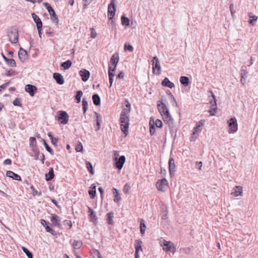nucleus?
Returning a JSON list of instances; mask_svg holds the SVG:
<instances>
[{
  "mask_svg": "<svg viewBox=\"0 0 258 258\" xmlns=\"http://www.w3.org/2000/svg\"><path fill=\"white\" fill-rule=\"evenodd\" d=\"M119 121L121 131L125 135V136H126L128 134L129 116L120 115Z\"/></svg>",
  "mask_w": 258,
  "mask_h": 258,
  "instance_id": "f257e3e1",
  "label": "nucleus"
},
{
  "mask_svg": "<svg viewBox=\"0 0 258 258\" xmlns=\"http://www.w3.org/2000/svg\"><path fill=\"white\" fill-rule=\"evenodd\" d=\"M43 5L45 7L46 9L49 13L50 18L52 21L54 23H57L58 22V18L57 14H56L54 9L52 8L49 4L48 3H43Z\"/></svg>",
  "mask_w": 258,
  "mask_h": 258,
  "instance_id": "f03ea898",
  "label": "nucleus"
},
{
  "mask_svg": "<svg viewBox=\"0 0 258 258\" xmlns=\"http://www.w3.org/2000/svg\"><path fill=\"white\" fill-rule=\"evenodd\" d=\"M152 62L153 73L157 75H159L161 74V67L158 58L156 56H154L153 58Z\"/></svg>",
  "mask_w": 258,
  "mask_h": 258,
  "instance_id": "7ed1b4c3",
  "label": "nucleus"
},
{
  "mask_svg": "<svg viewBox=\"0 0 258 258\" xmlns=\"http://www.w3.org/2000/svg\"><path fill=\"white\" fill-rule=\"evenodd\" d=\"M161 245L162 246L163 249L166 252H171L174 253L176 251V248L174 246L173 243L170 241L163 240Z\"/></svg>",
  "mask_w": 258,
  "mask_h": 258,
  "instance_id": "20e7f679",
  "label": "nucleus"
},
{
  "mask_svg": "<svg viewBox=\"0 0 258 258\" xmlns=\"http://www.w3.org/2000/svg\"><path fill=\"white\" fill-rule=\"evenodd\" d=\"M116 0H111L108 6V17L109 20H112L116 12Z\"/></svg>",
  "mask_w": 258,
  "mask_h": 258,
  "instance_id": "39448f33",
  "label": "nucleus"
},
{
  "mask_svg": "<svg viewBox=\"0 0 258 258\" xmlns=\"http://www.w3.org/2000/svg\"><path fill=\"white\" fill-rule=\"evenodd\" d=\"M209 92H210L211 94V96L213 98V100H211L210 102L211 104V109L209 110V112L211 116H214L216 113L217 110L216 96L214 94L212 91L210 90L209 91Z\"/></svg>",
  "mask_w": 258,
  "mask_h": 258,
  "instance_id": "423d86ee",
  "label": "nucleus"
},
{
  "mask_svg": "<svg viewBox=\"0 0 258 258\" xmlns=\"http://www.w3.org/2000/svg\"><path fill=\"white\" fill-rule=\"evenodd\" d=\"M229 133H234L237 131L238 124L235 118H231L228 121Z\"/></svg>",
  "mask_w": 258,
  "mask_h": 258,
  "instance_id": "0eeeda50",
  "label": "nucleus"
},
{
  "mask_svg": "<svg viewBox=\"0 0 258 258\" xmlns=\"http://www.w3.org/2000/svg\"><path fill=\"white\" fill-rule=\"evenodd\" d=\"M157 108L159 112L162 116L167 113L168 114L169 112L166 104L162 101H158L157 102Z\"/></svg>",
  "mask_w": 258,
  "mask_h": 258,
  "instance_id": "6e6552de",
  "label": "nucleus"
},
{
  "mask_svg": "<svg viewBox=\"0 0 258 258\" xmlns=\"http://www.w3.org/2000/svg\"><path fill=\"white\" fill-rule=\"evenodd\" d=\"M59 116L58 117V120L63 124H66L68 122L69 116L68 113L64 111H58Z\"/></svg>",
  "mask_w": 258,
  "mask_h": 258,
  "instance_id": "1a4fd4ad",
  "label": "nucleus"
},
{
  "mask_svg": "<svg viewBox=\"0 0 258 258\" xmlns=\"http://www.w3.org/2000/svg\"><path fill=\"white\" fill-rule=\"evenodd\" d=\"M50 221L53 226L57 227L59 228H62V225L60 224L61 219L57 215L51 214Z\"/></svg>",
  "mask_w": 258,
  "mask_h": 258,
  "instance_id": "9d476101",
  "label": "nucleus"
},
{
  "mask_svg": "<svg viewBox=\"0 0 258 258\" xmlns=\"http://www.w3.org/2000/svg\"><path fill=\"white\" fill-rule=\"evenodd\" d=\"M32 17L36 24L38 32H41L42 30V23L39 17L35 13L32 14Z\"/></svg>",
  "mask_w": 258,
  "mask_h": 258,
  "instance_id": "9b49d317",
  "label": "nucleus"
},
{
  "mask_svg": "<svg viewBox=\"0 0 258 258\" xmlns=\"http://www.w3.org/2000/svg\"><path fill=\"white\" fill-rule=\"evenodd\" d=\"M125 161V157L123 155L120 156L118 159L117 158H115V167L119 170L121 169Z\"/></svg>",
  "mask_w": 258,
  "mask_h": 258,
  "instance_id": "f8f14e48",
  "label": "nucleus"
},
{
  "mask_svg": "<svg viewBox=\"0 0 258 258\" xmlns=\"http://www.w3.org/2000/svg\"><path fill=\"white\" fill-rule=\"evenodd\" d=\"M25 91L29 94L31 96H33L37 91V88L35 86L27 84L25 87Z\"/></svg>",
  "mask_w": 258,
  "mask_h": 258,
  "instance_id": "ddd939ff",
  "label": "nucleus"
},
{
  "mask_svg": "<svg viewBox=\"0 0 258 258\" xmlns=\"http://www.w3.org/2000/svg\"><path fill=\"white\" fill-rule=\"evenodd\" d=\"M18 56L22 62H24L27 59L28 56L26 50L20 47L18 52Z\"/></svg>",
  "mask_w": 258,
  "mask_h": 258,
  "instance_id": "4468645a",
  "label": "nucleus"
},
{
  "mask_svg": "<svg viewBox=\"0 0 258 258\" xmlns=\"http://www.w3.org/2000/svg\"><path fill=\"white\" fill-rule=\"evenodd\" d=\"M79 75L81 77L82 80L84 82H86L89 78L90 73L89 71L86 69H82L80 71Z\"/></svg>",
  "mask_w": 258,
  "mask_h": 258,
  "instance_id": "2eb2a0df",
  "label": "nucleus"
},
{
  "mask_svg": "<svg viewBox=\"0 0 258 258\" xmlns=\"http://www.w3.org/2000/svg\"><path fill=\"white\" fill-rule=\"evenodd\" d=\"M53 78L59 85L64 84V81L62 75L58 73H54L53 74Z\"/></svg>",
  "mask_w": 258,
  "mask_h": 258,
  "instance_id": "dca6fc26",
  "label": "nucleus"
},
{
  "mask_svg": "<svg viewBox=\"0 0 258 258\" xmlns=\"http://www.w3.org/2000/svg\"><path fill=\"white\" fill-rule=\"evenodd\" d=\"M164 121L166 122L169 126H173V119L170 115L169 112L163 116H162Z\"/></svg>",
  "mask_w": 258,
  "mask_h": 258,
  "instance_id": "f3484780",
  "label": "nucleus"
},
{
  "mask_svg": "<svg viewBox=\"0 0 258 258\" xmlns=\"http://www.w3.org/2000/svg\"><path fill=\"white\" fill-rule=\"evenodd\" d=\"M168 184V181L166 178H163L156 182V187L160 191H164L163 186L166 185Z\"/></svg>",
  "mask_w": 258,
  "mask_h": 258,
  "instance_id": "a211bd4d",
  "label": "nucleus"
},
{
  "mask_svg": "<svg viewBox=\"0 0 258 258\" xmlns=\"http://www.w3.org/2000/svg\"><path fill=\"white\" fill-rule=\"evenodd\" d=\"M7 176L12 178L14 180H18V181H21L22 179L20 175L18 174L14 173V172L12 171H8L6 173Z\"/></svg>",
  "mask_w": 258,
  "mask_h": 258,
  "instance_id": "6ab92c4d",
  "label": "nucleus"
},
{
  "mask_svg": "<svg viewBox=\"0 0 258 258\" xmlns=\"http://www.w3.org/2000/svg\"><path fill=\"white\" fill-rule=\"evenodd\" d=\"M168 165L170 174L171 175L174 174L175 172V165L174 163V159L172 157L170 158L168 161Z\"/></svg>",
  "mask_w": 258,
  "mask_h": 258,
  "instance_id": "aec40b11",
  "label": "nucleus"
},
{
  "mask_svg": "<svg viewBox=\"0 0 258 258\" xmlns=\"http://www.w3.org/2000/svg\"><path fill=\"white\" fill-rule=\"evenodd\" d=\"M204 120H201L198 122L197 125L194 128V135L201 132L202 127L204 125Z\"/></svg>",
  "mask_w": 258,
  "mask_h": 258,
  "instance_id": "412c9836",
  "label": "nucleus"
},
{
  "mask_svg": "<svg viewBox=\"0 0 258 258\" xmlns=\"http://www.w3.org/2000/svg\"><path fill=\"white\" fill-rule=\"evenodd\" d=\"M161 84L163 86L167 87L169 88H173L174 87V84L170 81L167 78H165L162 81Z\"/></svg>",
  "mask_w": 258,
  "mask_h": 258,
  "instance_id": "4be33fe9",
  "label": "nucleus"
},
{
  "mask_svg": "<svg viewBox=\"0 0 258 258\" xmlns=\"http://www.w3.org/2000/svg\"><path fill=\"white\" fill-rule=\"evenodd\" d=\"M9 40L12 43H16L18 41L19 33H10L8 35Z\"/></svg>",
  "mask_w": 258,
  "mask_h": 258,
  "instance_id": "5701e85b",
  "label": "nucleus"
},
{
  "mask_svg": "<svg viewBox=\"0 0 258 258\" xmlns=\"http://www.w3.org/2000/svg\"><path fill=\"white\" fill-rule=\"evenodd\" d=\"M119 61V55L117 53H114L111 57L110 63L112 65H117Z\"/></svg>",
  "mask_w": 258,
  "mask_h": 258,
  "instance_id": "b1692460",
  "label": "nucleus"
},
{
  "mask_svg": "<svg viewBox=\"0 0 258 258\" xmlns=\"http://www.w3.org/2000/svg\"><path fill=\"white\" fill-rule=\"evenodd\" d=\"M54 176L53 169L52 167L49 168L48 173L45 174V180L47 181L51 180Z\"/></svg>",
  "mask_w": 258,
  "mask_h": 258,
  "instance_id": "393cba45",
  "label": "nucleus"
},
{
  "mask_svg": "<svg viewBox=\"0 0 258 258\" xmlns=\"http://www.w3.org/2000/svg\"><path fill=\"white\" fill-rule=\"evenodd\" d=\"M149 127H150V133L151 136L155 135L156 134V129L154 125V121L150 118L149 121Z\"/></svg>",
  "mask_w": 258,
  "mask_h": 258,
  "instance_id": "a878e982",
  "label": "nucleus"
},
{
  "mask_svg": "<svg viewBox=\"0 0 258 258\" xmlns=\"http://www.w3.org/2000/svg\"><path fill=\"white\" fill-rule=\"evenodd\" d=\"M74 249H80L83 245V242L80 240H74L72 243Z\"/></svg>",
  "mask_w": 258,
  "mask_h": 258,
  "instance_id": "bb28decb",
  "label": "nucleus"
},
{
  "mask_svg": "<svg viewBox=\"0 0 258 258\" xmlns=\"http://www.w3.org/2000/svg\"><path fill=\"white\" fill-rule=\"evenodd\" d=\"M242 193V189L241 186H236L234 191L231 192V195L235 197L240 196Z\"/></svg>",
  "mask_w": 258,
  "mask_h": 258,
  "instance_id": "cd10ccee",
  "label": "nucleus"
},
{
  "mask_svg": "<svg viewBox=\"0 0 258 258\" xmlns=\"http://www.w3.org/2000/svg\"><path fill=\"white\" fill-rule=\"evenodd\" d=\"M92 100H93V103L95 105H96V106L100 105V98L98 94H95L93 95Z\"/></svg>",
  "mask_w": 258,
  "mask_h": 258,
  "instance_id": "c85d7f7f",
  "label": "nucleus"
},
{
  "mask_svg": "<svg viewBox=\"0 0 258 258\" xmlns=\"http://www.w3.org/2000/svg\"><path fill=\"white\" fill-rule=\"evenodd\" d=\"M180 82L185 87L187 86L189 83V78L186 76H181L180 78Z\"/></svg>",
  "mask_w": 258,
  "mask_h": 258,
  "instance_id": "c756f323",
  "label": "nucleus"
},
{
  "mask_svg": "<svg viewBox=\"0 0 258 258\" xmlns=\"http://www.w3.org/2000/svg\"><path fill=\"white\" fill-rule=\"evenodd\" d=\"M89 216L90 217L91 219V221L95 222L97 221V218L95 212L91 208H89Z\"/></svg>",
  "mask_w": 258,
  "mask_h": 258,
  "instance_id": "7c9ffc66",
  "label": "nucleus"
},
{
  "mask_svg": "<svg viewBox=\"0 0 258 258\" xmlns=\"http://www.w3.org/2000/svg\"><path fill=\"white\" fill-rule=\"evenodd\" d=\"M142 241L140 239L136 240L135 243V247L136 249V251L137 252H139L140 250H142Z\"/></svg>",
  "mask_w": 258,
  "mask_h": 258,
  "instance_id": "2f4dec72",
  "label": "nucleus"
},
{
  "mask_svg": "<svg viewBox=\"0 0 258 258\" xmlns=\"http://www.w3.org/2000/svg\"><path fill=\"white\" fill-rule=\"evenodd\" d=\"M5 60L7 63V65H8L9 67H16V63L15 60L13 59H10L8 58H5Z\"/></svg>",
  "mask_w": 258,
  "mask_h": 258,
  "instance_id": "473e14b6",
  "label": "nucleus"
},
{
  "mask_svg": "<svg viewBox=\"0 0 258 258\" xmlns=\"http://www.w3.org/2000/svg\"><path fill=\"white\" fill-rule=\"evenodd\" d=\"M113 193L115 195V198L114 199V202L117 203L121 200L118 190L115 188H112Z\"/></svg>",
  "mask_w": 258,
  "mask_h": 258,
  "instance_id": "72a5a7b5",
  "label": "nucleus"
},
{
  "mask_svg": "<svg viewBox=\"0 0 258 258\" xmlns=\"http://www.w3.org/2000/svg\"><path fill=\"white\" fill-rule=\"evenodd\" d=\"M41 140L43 142V144L47 151H48L51 155H53L54 152L53 151V150L47 144L46 141L43 139H41Z\"/></svg>",
  "mask_w": 258,
  "mask_h": 258,
  "instance_id": "f704fd0d",
  "label": "nucleus"
},
{
  "mask_svg": "<svg viewBox=\"0 0 258 258\" xmlns=\"http://www.w3.org/2000/svg\"><path fill=\"white\" fill-rule=\"evenodd\" d=\"M114 213L112 212L107 214V220L109 225H112L113 223V218Z\"/></svg>",
  "mask_w": 258,
  "mask_h": 258,
  "instance_id": "c9c22d12",
  "label": "nucleus"
},
{
  "mask_svg": "<svg viewBox=\"0 0 258 258\" xmlns=\"http://www.w3.org/2000/svg\"><path fill=\"white\" fill-rule=\"evenodd\" d=\"M121 24L123 26H128L130 24V19L123 15L121 17Z\"/></svg>",
  "mask_w": 258,
  "mask_h": 258,
  "instance_id": "e433bc0d",
  "label": "nucleus"
},
{
  "mask_svg": "<svg viewBox=\"0 0 258 258\" xmlns=\"http://www.w3.org/2000/svg\"><path fill=\"white\" fill-rule=\"evenodd\" d=\"M72 64V62L70 60H67V61L62 62L61 66L63 67L64 70H68L71 67Z\"/></svg>",
  "mask_w": 258,
  "mask_h": 258,
  "instance_id": "4c0bfd02",
  "label": "nucleus"
},
{
  "mask_svg": "<svg viewBox=\"0 0 258 258\" xmlns=\"http://www.w3.org/2000/svg\"><path fill=\"white\" fill-rule=\"evenodd\" d=\"M95 114L96 115V117H97L96 125H97V127L96 130L97 131L100 128L101 122L102 121V120H101V117L99 113L95 112Z\"/></svg>",
  "mask_w": 258,
  "mask_h": 258,
  "instance_id": "58836bf2",
  "label": "nucleus"
},
{
  "mask_svg": "<svg viewBox=\"0 0 258 258\" xmlns=\"http://www.w3.org/2000/svg\"><path fill=\"white\" fill-rule=\"evenodd\" d=\"M86 167H87L88 170L89 171V172H90V173L91 174H92V175L94 174V172L93 168L91 163L89 161H86Z\"/></svg>",
  "mask_w": 258,
  "mask_h": 258,
  "instance_id": "ea45409f",
  "label": "nucleus"
},
{
  "mask_svg": "<svg viewBox=\"0 0 258 258\" xmlns=\"http://www.w3.org/2000/svg\"><path fill=\"white\" fill-rule=\"evenodd\" d=\"M22 248L23 252L26 254V255L28 256V258H33L32 253L31 251H30L27 248L23 246Z\"/></svg>",
  "mask_w": 258,
  "mask_h": 258,
  "instance_id": "a19ab883",
  "label": "nucleus"
},
{
  "mask_svg": "<svg viewBox=\"0 0 258 258\" xmlns=\"http://www.w3.org/2000/svg\"><path fill=\"white\" fill-rule=\"evenodd\" d=\"M146 228V226L144 223V220H142L140 223V232L142 235H144L145 234Z\"/></svg>",
  "mask_w": 258,
  "mask_h": 258,
  "instance_id": "79ce46f5",
  "label": "nucleus"
},
{
  "mask_svg": "<svg viewBox=\"0 0 258 258\" xmlns=\"http://www.w3.org/2000/svg\"><path fill=\"white\" fill-rule=\"evenodd\" d=\"M83 95V92L82 91H78L75 96V99L77 100L78 103H80L81 100V97Z\"/></svg>",
  "mask_w": 258,
  "mask_h": 258,
  "instance_id": "37998d69",
  "label": "nucleus"
},
{
  "mask_svg": "<svg viewBox=\"0 0 258 258\" xmlns=\"http://www.w3.org/2000/svg\"><path fill=\"white\" fill-rule=\"evenodd\" d=\"M249 16L250 19L248 20V23H249V24H250L251 25H253L254 22H255V21H257L258 17L255 15L250 16L249 15Z\"/></svg>",
  "mask_w": 258,
  "mask_h": 258,
  "instance_id": "c03bdc74",
  "label": "nucleus"
},
{
  "mask_svg": "<svg viewBox=\"0 0 258 258\" xmlns=\"http://www.w3.org/2000/svg\"><path fill=\"white\" fill-rule=\"evenodd\" d=\"M108 73L109 76V88H110L112 85L114 73L108 72Z\"/></svg>",
  "mask_w": 258,
  "mask_h": 258,
  "instance_id": "a18cd8bd",
  "label": "nucleus"
},
{
  "mask_svg": "<svg viewBox=\"0 0 258 258\" xmlns=\"http://www.w3.org/2000/svg\"><path fill=\"white\" fill-rule=\"evenodd\" d=\"M130 112H131L130 109L124 108L122 110L120 115L129 116Z\"/></svg>",
  "mask_w": 258,
  "mask_h": 258,
  "instance_id": "49530a36",
  "label": "nucleus"
},
{
  "mask_svg": "<svg viewBox=\"0 0 258 258\" xmlns=\"http://www.w3.org/2000/svg\"><path fill=\"white\" fill-rule=\"evenodd\" d=\"M30 189L32 191V195L33 196H35L36 195L40 196L42 194L41 191L38 192L37 190H36L33 185H31L30 186Z\"/></svg>",
  "mask_w": 258,
  "mask_h": 258,
  "instance_id": "de8ad7c7",
  "label": "nucleus"
},
{
  "mask_svg": "<svg viewBox=\"0 0 258 258\" xmlns=\"http://www.w3.org/2000/svg\"><path fill=\"white\" fill-rule=\"evenodd\" d=\"M21 100L20 98H16L13 101V104L15 106H22V103H21Z\"/></svg>",
  "mask_w": 258,
  "mask_h": 258,
  "instance_id": "09e8293b",
  "label": "nucleus"
},
{
  "mask_svg": "<svg viewBox=\"0 0 258 258\" xmlns=\"http://www.w3.org/2000/svg\"><path fill=\"white\" fill-rule=\"evenodd\" d=\"M154 124H155L157 127L160 128H161L163 126L162 121L161 120L158 119H157L156 120L155 122H154Z\"/></svg>",
  "mask_w": 258,
  "mask_h": 258,
  "instance_id": "8fccbe9b",
  "label": "nucleus"
},
{
  "mask_svg": "<svg viewBox=\"0 0 258 258\" xmlns=\"http://www.w3.org/2000/svg\"><path fill=\"white\" fill-rule=\"evenodd\" d=\"M130 188V184L128 183H127L124 185L123 188V191L124 193L127 194Z\"/></svg>",
  "mask_w": 258,
  "mask_h": 258,
  "instance_id": "3c124183",
  "label": "nucleus"
},
{
  "mask_svg": "<svg viewBox=\"0 0 258 258\" xmlns=\"http://www.w3.org/2000/svg\"><path fill=\"white\" fill-rule=\"evenodd\" d=\"M89 194L91 199L94 198L96 196V189H90L89 190Z\"/></svg>",
  "mask_w": 258,
  "mask_h": 258,
  "instance_id": "603ef678",
  "label": "nucleus"
},
{
  "mask_svg": "<svg viewBox=\"0 0 258 258\" xmlns=\"http://www.w3.org/2000/svg\"><path fill=\"white\" fill-rule=\"evenodd\" d=\"M63 224L65 226H68L69 228L71 229L72 227V223L71 221L68 220H65L63 221Z\"/></svg>",
  "mask_w": 258,
  "mask_h": 258,
  "instance_id": "864d4df0",
  "label": "nucleus"
},
{
  "mask_svg": "<svg viewBox=\"0 0 258 258\" xmlns=\"http://www.w3.org/2000/svg\"><path fill=\"white\" fill-rule=\"evenodd\" d=\"M113 67H112L110 64H109L108 72L114 73L115 71L117 65H113Z\"/></svg>",
  "mask_w": 258,
  "mask_h": 258,
  "instance_id": "5fc2aeb1",
  "label": "nucleus"
},
{
  "mask_svg": "<svg viewBox=\"0 0 258 258\" xmlns=\"http://www.w3.org/2000/svg\"><path fill=\"white\" fill-rule=\"evenodd\" d=\"M124 49L130 52L133 51L134 50V48L132 45L130 44L127 45L126 44H125L124 45Z\"/></svg>",
  "mask_w": 258,
  "mask_h": 258,
  "instance_id": "6e6d98bb",
  "label": "nucleus"
},
{
  "mask_svg": "<svg viewBox=\"0 0 258 258\" xmlns=\"http://www.w3.org/2000/svg\"><path fill=\"white\" fill-rule=\"evenodd\" d=\"M6 75L7 76L11 77V76H13L16 75V73L15 71H14V70H10L7 72Z\"/></svg>",
  "mask_w": 258,
  "mask_h": 258,
  "instance_id": "4d7b16f0",
  "label": "nucleus"
},
{
  "mask_svg": "<svg viewBox=\"0 0 258 258\" xmlns=\"http://www.w3.org/2000/svg\"><path fill=\"white\" fill-rule=\"evenodd\" d=\"M83 149V145L81 143L76 147V150L77 152H82Z\"/></svg>",
  "mask_w": 258,
  "mask_h": 258,
  "instance_id": "13d9d810",
  "label": "nucleus"
},
{
  "mask_svg": "<svg viewBox=\"0 0 258 258\" xmlns=\"http://www.w3.org/2000/svg\"><path fill=\"white\" fill-rule=\"evenodd\" d=\"M29 142H30V146H33L34 143H36V139L34 137H30L29 139Z\"/></svg>",
  "mask_w": 258,
  "mask_h": 258,
  "instance_id": "bf43d9fd",
  "label": "nucleus"
},
{
  "mask_svg": "<svg viewBox=\"0 0 258 258\" xmlns=\"http://www.w3.org/2000/svg\"><path fill=\"white\" fill-rule=\"evenodd\" d=\"M58 141V138H54L53 139H51V143L54 145L55 146H57V142Z\"/></svg>",
  "mask_w": 258,
  "mask_h": 258,
  "instance_id": "052dcab7",
  "label": "nucleus"
},
{
  "mask_svg": "<svg viewBox=\"0 0 258 258\" xmlns=\"http://www.w3.org/2000/svg\"><path fill=\"white\" fill-rule=\"evenodd\" d=\"M91 258H102V257L100 252L98 250H96V253H94V254L93 255V256Z\"/></svg>",
  "mask_w": 258,
  "mask_h": 258,
  "instance_id": "680f3d73",
  "label": "nucleus"
},
{
  "mask_svg": "<svg viewBox=\"0 0 258 258\" xmlns=\"http://www.w3.org/2000/svg\"><path fill=\"white\" fill-rule=\"evenodd\" d=\"M84 2V4L83 5L84 9H85L87 6H88L90 3L92 1V0H83Z\"/></svg>",
  "mask_w": 258,
  "mask_h": 258,
  "instance_id": "e2e57ef3",
  "label": "nucleus"
},
{
  "mask_svg": "<svg viewBox=\"0 0 258 258\" xmlns=\"http://www.w3.org/2000/svg\"><path fill=\"white\" fill-rule=\"evenodd\" d=\"M40 223L45 227L46 226H47V225H49L50 224L48 222L46 221V220H45L44 219H41L40 220Z\"/></svg>",
  "mask_w": 258,
  "mask_h": 258,
  "instance_id": "0e129e2a",
  "label": "nucleus"
},
{
  "mask_svg": "<svg viewBox=\"0 0 258 258\" xmlns=\"http://www.w3.org/2000/svg\"><path fill=\"white\" fill-rule=\"evenodd\" d=\"M124 76V73L123 72H120L117 76V78L119 79H123Z\"/></svg>",
  "mask_w": 258,
  "mask_h": 258,
  "instance_id": "69168bd1",
  "label": "nucleus"
},
{
  "mask_svg": "<svg viewBox=\"0 0 258 258\" xmlns=\"http://www.w3.org/2000/svg\"><path fill=\"white\" fill-rule=\"evenodd\" d=\"M33 151L35 154V159L37 160L38 159V156L40 154L39 151L38 149H34Z\"/></svg>",
  "mask_w": 258,
  "mask_h": 258,
  "instance_id": "338daca9",
  "label": "nucleus"
},
{
  "mask_svg": "<svg viewBox=\"0 0 258 258\" xmlns=\"http://www.w3.org/2000/svg\"><path fill=\"white\" fill-rule=\"evenodd\" d=\"M196 167L197 168L200 170L202 167V162L201 161L197 162Z\"/></svg>",
  "mask_w": 258,
  "mask_h": 258,
  "instance_id": "774afa93",
  "label": "nucleus"
}]
</instances>
